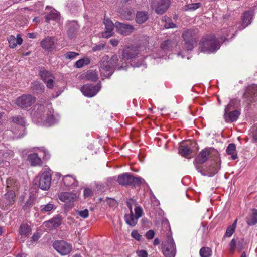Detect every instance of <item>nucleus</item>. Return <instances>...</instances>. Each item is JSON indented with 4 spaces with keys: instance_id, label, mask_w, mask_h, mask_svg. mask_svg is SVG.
<instances>
[{
    "instance_id": "aec40b11",
    "label": "nucleus",
    "mask_w": 257,
    "mask_h": 257,
    "mask_svg": "<svg viewBox=\"0 0 257 257\" xmlns=\"http://www.w3.org/2000/svg\"><path fill=\"white\" fill-rule=\"evenodd\" d=\"M139 50L136 47H127L125 48L122 54L123 59L130 60L135 58L138 54Z\"/></svg>"
},
{
    "instance_id": "4be33fe9",
    "label": "nucleus",
    "mask_w": 257,
    "mask_h": 257,
    "mask_svg": "<svg viewBox=\"0 0 257 257\" xmlns=\"http://www.w3.org/2000/svg\"><path fill=\"white\" fill-rule=\"evenodd\" d=\"M76 193L71 192H62L59 195V199L63 202L70 203L77 200Z\"/></svg>"
},
{
    "instance_id": "ddd939ff",
    "label": "nucleus",
    "mask_w": 257,
    "mask_h": 257,
    "mask_svg": "<svg viewBox=\"0 0 257 257\" xmlns=\"http://www.w3.org/2000/svg\"><path fill=\"white\" fill-rule=\"evenodd\" d=\"M39 74L46 83V86L49 89H52L54 86V77L49 71L45 69H41L39 72Z\"/></svg>"
},
{
    "instance_id": "72a5a7b5",
    "label": "nucleus",
    "mask_w": 257,
    "mask_h": 257,
    "mask_svg": "<svg viewBox=\"0 0 257 257\" xmlns=\"http://www.w3.org/2000/svg\"><path fill=\"white\" fill-rule=\"evenodd\" d=\"M226 152L228 155H230L232 160H235L237 158V154L236 150V146L234 144H229L228 146Z\"/></svg>"
},
{
    "instance_id": "b1692460",
    "label": "nucleus",
    "mask_w": 257,
    "mask_h": 257,
    "mask_svg": "<svg viewBox=\"0 0 257 257\" xmlns=\"http://www.w3.org/2000/svg\"><path fill=\"white\" fill-rule=\"evenodd\" d=\"M31 231V228L28 224H21L19 228L18 237L20 236L19 239L24 241L25 238L30 234Z\"/></svg>"
},
{
    "instance_id": "a878e982",
    "label": "nucleus",
    "mask_w": 257,
    "mask_h": 257,
    "mask_svg": "<svg viewBox=\"0 0 257 257\" xmlns=\"http://www.w3.org/2000/svg\"><path fill=\"white\" fill-rule=\"evenodd\" d=\"M253 16V12L251 11H246L244 13L243 15L242 16V27L239 28V29L240 30L244 29L249 24H250L251 22V20L252 19Z\"/></svg>"
},
{
    "instance_id": "9b49d317",
    "label": "nucleus",
    "mask_w": 257,
    "mask_h": 257,
    "mask_svg": "<svg viewBox=\"0 0 257 257\" xmlns=\"http://www.w3.org/2000/svg\"><path fill=\"white\" fill-rule=\"evenodd\" d=\"M54 248L61 255H66L69 254L72 250V245L64 240H57L53 243Z\"/></svg>"
},
{
    "instance_id": "79ce46f5",
    "label": "nucleus",
    "mask_w": 257,
    "mask_h": 257,
    "mask_svg": "<svg viewBox=\"0 0 257 257\" xmlns=\"http://www.w3.org/2000/svg\"><path fill=\"white\" fill-rule=\"evenodd\" d=\"M179 151L181 155L184 157H187L188 155L191 153V150L187 146H180Z\"/></svg>"
},
{
    "instance_id": "0e129e2a",
    "label": "nucleus",
    "mask_w": 257,
    "mask_h": 257,
    "mask_svg": "<svg viewBox=\"0 0 257 257\" xmlns=\"http://www.w3.org/2000/svg\"><path fill=\"white\" fill-rule=\"evenodd\" d=\"M39 238L40 236L38 233H35L31 237V241L36 242L39 239Z\"/></svg>"
},
{
    "instance_id": "c85d7f7f",
    "label": "nucleus",
    "mask_w": 257,
    "mask_h": 257,
    "mask_svg": "<svg viewBox=\"0 0 257 257\" xmlns=\"http://www.w3.org/2000/svg\"><path fill=\"white\" fill-rule=\"evenodd\" d=\"M8 41L9 43L10 47L14 48L16 47L17 44L21 45L22 43L23 39L21 38L20 34H17V37L11 35L8 38Z\"/></svg>"
},
{
    "instance_id": "7c9ffc66",
    "label": "nucleus",
    "mask_w": 257,
    "mask_h": 257,
    "mask_svg": "<svg viewBox=\"0 0 257 257\" xmlns=\"http://www.w3.org/2000/svg\"><path fill=\"white\" fill-rule=\"evenodd\" d=\"M62 220L60 217H55L44 222L45 226L56 228L61 224Z\"/></svg>"
},
{
    "instance_id": "a211bd4d",
    "label": "nucleus",
    "mask_w": 257,
    "mask_h": 257,
    "mask_svg": "<svg viewBox=\"0 0 257 257\" xmlns=\"http://www.w3.org/2000/svg\"><path fill=\"white\" fill-rule=\"evenodd\" d=\"M243 97L248 103L257 100V87H248L243 94Z\"/></svg>"
},
{
    "instance_id": "1a4fd4ad",
    "label": "nucleus",
    "mask_w": 257,
    "mask_h": 257,
    "mask_svg": "<svg viewBox=\"0 0 257 257\" xmlns=\"http://www.w3.org/2000/svg\"><path fill=\"white\" fill-rule=\"evenodd\" d=\"M135 215L133 214V210L128 214H125L124 219L126 223L131 226H134L137 223L138 219L141 217L143 214V210L139 206H135L134 208Z\"/></svg>"
},
{
    "instance_id": "680f3d73",
    "label": "nucleus",
    "mask_w": 257,
    "mask_h": 257,
    "mask_svg": "<svg viewBox=\"0 0 257 257\" xmlns=\"http://www.w3.org/2000/svg\"><path fill=\"white\" fill-rule=\"evenodd\" d=\"M164 26L166 28H173L176 27V24L172 22H166Z\"/></svg>"
},
{
    "instance_id": "c03bdc74",
    "label": "nucleus",
    "mask_w": 257,
    "mask_h": 257,
    "mask_svg": "<svg viewBox=\"0 0 257 257\" xmlns=\"http://www.w3.org/2000/svg\"><path fill=\"white\" fill-rule=\"evenodd\" d=\"M54 208L53 204L49 203L46 205H43L40 206V210L42 212L45 213L52 210Z\"/></svg>"
},
{
    "instance_id": "6ab92c4d",
    "label": "nucleus",
    "mask_w": 257,
    "mask_h": 257,
    "mask_svg": "<svg viewBox=\"0 0 257 257\" xmlns=\"http://www.w3.org/2000/svg\"><path fill=\"white\" fill-rule=\"evenodd\" d=\"M16 195L14 191L10 190L4 194V198L1 201L3 207L10 206L14 204L15 201Z\"/></svg>"
},
{
    "instance_id": "de8ad7c7",
    "label": "nucleus",
    "mask_w": 257,
    "mask_h": 257,
    "mask_svg": "<svg viewBox=\"0 0 257 257\" xmlns=\"http://www.w3.org/2000/svg\"><path fill=\"white\" fill-rule=\"evenodd\" d=\"M131 65L133 67H139L141 66H144V68H146V64L144 63L143 60H141L140 62L136 61V59H135L131 62Z\"/></svg>"
},
{
    "instance_id": "4d7b16f0",
    "label": "nucleus",
    "mask_w": 257,
    "mask_h": 257,
    "mask_svg": "<svg viewBox=\"0 0 257 257\" xmlns=\"http://www.w3.org/2000/svg\"><path fill=\"white\" fill-rule=\"evenodd\" d=\"M155 232L153 230H149L146 233V237L148 239H152L154 237Z\"/></svg>"
},
{
    "instance_id": "c756f323",
    "label": "nucleus",
    "mask_w": 257,
    "mask_h": 257,
    "mask_svg": "<svg viewBox=\"0 0 257 257\" xmlns=\"http://www.w3.org/2000/svg\"><path fill=\"white\" fill-rule=\"evenodd\" d=\"M125 8H120L119 10V13L122 17L124 19L126 20H131L133 19L135 16V13L133 9H128L127 10H125Z\"/></svg>"
},
{
    "instance_id": "393cba45",
    "label": "nucleus",
    "mask_w": 257,
    "mask_h": 257,
    "mask_svg": "<svg viewBox=\"0 0 257 257\" xmlns=\"http://www.w3.org/2000/svg\"><path fill=\"white\" fill-rule=\"evenodd\" d=\"M41 45L44 49L51 51L55 46L54 38L52 37H46L41 41Z\"/></svg>"
},
{
    "instance_id": "052dcab7",
    "label": "nucleus",
    "mask_w": 257,
    "mask_h": 257,
    "mask_svg": "<svg viewBox=\"0 0 257 257\" xmlns=\"http://www.w3.org/2000/svg\"><path fill=\"white\" fill-rule=\"evenodd\" d=\"M251 136L252 137L253 142L257 141V128H253L251 131Z\"/></svg>"
},
{
    "instance_id": "13d9d810",
    "label": "nucleus",
    "mask_w": 257,
    "mask_h": 257,
    "mask_svg": "<svg viewBox=\"0 0 257 257\" xmlns=\"http://www.w3.org/2000/svg\"><path fill=\"white\" fill-rule=\"evenodd\" d=\"M136 253L139 257H148V253L144 250H137Z\"/></svg>"
},
{
    "instance_id": "bf43d9fd",
    "label": "nucleus",
    "mask_w": 257,
    "mask_h": 257,
    "mask_svg": "<svg viewBox=\"0 0 257 257\" xmlns=\"http://www.w3.org/2000/svg\"><path fill=\"white\" fill-rule=\"evenodd\" d=\"M131 235L132 236L137 240H140L141 239V236L136 230H133L132 232Z\"/></svg>"
},
{
    "instance_id": "49530a36",
    "label": "nucleus",
    "mask_w": 257,
    "mask_h": 257,
    "mask_svg": "<svg viewBox=\"0 0 257 257\" xmlns=\"http://www.w3.org/2000/svg\"><path fill=\"white\" fill-rule=\"evenodd\" d=\"M135 4V0H121L122 8H127L130 6L134 5Z\"/></svg>"
},
{
    "instance_id": "603ef678",
    "label": "nucleus",
    "mask_w": 257,
    "mask_h": 257,
    "mask_svg": "<svg viewBox=\"0 0 257 257\" xmlns=\"http://www.w3.org/2000/svg\"><path fill=\"white\" fill-rule=\"evenodd\" d=\"M104 203L110 207H115L117 205L116 201L113 198H107L104 201Z\"/></svg>"
},
{
    "instance_id": "ea45409f",
    "label": "nucleus",
    "mask_w": 257,
    "mask_h": 257,
    "mask_svg": "<svg viewBox=\"0 0 257 257\" xmlns=\"http://www.w3.org/2000/svg\"><path fill=\"white\" fill-rule=\"evenodd\" d=\"M212 254V250L209 247H202L200 250L201 257H210Z\"/></svg>"
},
{
    "instance_id": "3c124183",
    "label": "nucleus",
    "mask_w": 257,
    "mask_h": 257,
    "mask_svg": "<svg viewBox=\"0 0 257 257\" xmlns=\"http://www.w3.org/2000/svg\"><path fill=\"white\" fill-rule=\"evenodd\" d=\"M77 214L84 219L87 218L89 216L88 209H85L83 210H77Z\"/></svg>"
},
{
    "instance_id": "58836bf2",
    "label": "nucleus",
    "mask_w": 257,
    "mask_h": 257,
    "mask_svg": "<svg viewBox=\"0 0 257 257\" xmlns=\"http://www.w3.org/2000/svg\"><path fill=\"white\" fill-rule=\"evenodd\" d=\"M238 103V101L236 99H232L229 103L226 106L224 111L225 112H228L230 111L231 110L234 109L237 107V103Z\"/></svg>"
},
{
    "instance_id": "473e14b6",
    "label": "nucleus",
    "mask_w": 257,
    "mask_h": 257,
    "mask_svg": "<svg viewBox=\"0 0 257 257\" xmlns=\"http://www.w3.org/2000/svg\"><path fill=\"white\" fill-rule=\"evenodd\" d=\"M209 153L207 150L202 151L197 157L196 161L198 164L204 163L208 159Z\"/></svg>"
},
{
    "instance_id": "864d4df0",
    "label": "nucleus",
    "mask_w": 257,
    "mask_h": 257,
    "mask_svg": "<svg viewBox=\"0 0 257 257\" xmlns=\"http://www.w3.org/2000/svg\"><path fill=\"white\" fill-rule=\"evenodd\" d=\"M127 206L128 207L130 212L133 210V207H135V206H137L136 201L133 199H129L126 202Z\"/></svg>"
},
{
    "instance_id": "dca6fc26",
    "label": "nucleus",
    "mask_w": 257,
    "mask_h": 257,
    "mask_svg": "<svg viewBox=\"0 0 257 257\" xmlns=\"http://www.w3.org/2000/svg\"><path fill=\"white\" fill-rule=\"evenodd\" d=\"M170 4V0H160L157 5H155V3L153 1L151 2L152 8L154 9L155 12L158 14L164 13L167 10Z\"/></svg>"
},
{
    "instance_id": "09e8293b",
    "label": "nucleus",
    "mask_w": 257,
    "mask_h": 257,
    "mask_svg": "<svg viewBox=\"0 0 257 257\" xmlns=\"http://www.w3.org/2000/svg\"><path fill=\"white\" fill-rule=\"evenodd\" d=\"M79 55L78 53L75 52H68L64 56L66 59L69 60H72L74 59L77 56Z\"/></svg>"
},
{
    "instance_id": "37998d69",
    "label": "nucleus",
    "mask_w": 257,
    "mask_h": 257,
    "mask_svg": "<svg viewBox=\"0 0 257 257\" xmlns=\"http://www.w3.org/2000/svg\"><path fill=\"white\" fill-rule=\"evenodd\" d=\"M201 5L200 3L189 4L185 6V10L194 11L199 8Z\"/></svg>"
},
{
    "instance_id": "2eb2a0df",
    "label": "nucleus",
    "mask_w": 257,
    "mask_h": 257,
    "mask_svg": "<svg viewBox=\"0 0 257 257\" xmlns=\"http://www.w3.org/2000/svg\"><path fill=\"white\" fill-rule=\"evenodd\" d=\"M100 88L99 85L94 86L91 84H88L82 87L81 91L85 96L91 97L97 93Z\"/></svg>"
},
{
    "instance_id": "0eeeda50",
    "label": "nucleus",
    "mask_w": 257,
    "mask_h": 257,
    "mask_svg": "<svg viewBox=\"0 0 257 257\" xmlns=\"http://www.w3.org/2000/svg\"><path fill=\"white\" fill-rule=\"evenodd\" d=\"M162 250L165 257H175L176 248L171 236H168L167 240L162 242Z\"/></svg>"
},
{
    "instance_id": "e433bc0d",
    "label": "nucleus",
    "mask_w": 257,
    "mask_h": 257,
    "mask_svg": "<svg viewBox=\"0 0 257 257\" xmlns=\"http://www.w3.org/2000/svg\"><path fill=\"white\" fill-rule=\"evenodd\" d=\"M90 63V60L88 57H84L77 61L75 62V66L76 68H80L85 65H87Z\"/></svg>"
},
{
    "instance_id": "9d476101",
    "label": "nucleus",
    "mask_w": 257,
    "mask_h": 257,
    "mask_svg": "<svg viewBox=\"0 0 257 257\" xmlns=\"http://www.w3.org/2000/svg\"><path fill=\"white\" fill-rule=\"evenodd\" d=\"M12 121L16 123L19 126H16L12 131V132L14 134L16 138H21L23 137L25 133V121L22 117L17 116L13 117L11 118Z\"/></svg>"
},
{
    "instance_id": "8fccbe9b",
    "label": "nucleus",
    "mask_w": 257,
    "mask_h": 257,
    "mask_svg": "<svg viewBox=\"0 0 257 257\" xmlns=\"http://www.w3.org/2000/svg\"><path fill=\"white\" fill-rule=\"evenodd\" d=\"M237 247V243L234 239H232L229 244V249L231 253H233Z\"/></svg>"
},
{
    "instance_id": "6e6d98bb",
    "label": "nucleus",
    "mask_w": 257,
    "mask_h": 257,
    "mask_svg": "<svg viewBox=\"0 0 257 257\" xmlns=\"http://www.w3.org/2000/svg\"><path fill=\"white\" fill-rule=\"evenodd\" d=\"M92 191L90 188H85L84 190V196L85 198H88L92 196Z\"/></svg>"
},
{
    "instance_id": "774afa93",
    "label": "nucleus",
    "mask_w": 257,
    "mask_h": 257,
    "mask_svg": "<svg viewBox=\"0 0 257 257\" xmlns=\"http://www.w3.org/2000/svg\"><path fill=\"white\" fill-rule=\"evenodd\" d=\"M12 182H13V179L11 178H9L7 180V187H11L12 185Z\"/></svg>"
},
{
    "instance_id": "338daca9",
    "label": "nucleus",
    "mask_w": 257,
    "mask_h": 257,
    "mask_svg": "<svg viewBox=\"0 0 257 257\" xmlns=\"http://www.w3.org/2000/svg\"><path fill=\"white\" fill-rule=\"evenodd\" d=\"M109 41L113 46H116L118 44V41L116 39H112Z\"/></svg>"
},
{
    "instance_id": "4c0bfd02",
    "label": "nucleus",
    "mask_w": 257,
    "mask_h": 257,
    "mask_svg": "<svg viewBox=\"0 0 257 257\" xmlns=\"http://www.w3.org/2000/svg\"><path fill=\"white\" fill-rule=\"evenodd\" d=\"M237 221V220L236 219L233 223L227 228L225 234V236L229 237L233 234L236 227Z\"/></svg>"
},
{
    "instance_id": "cd10ccee",
    "label": "nucleus",
    "mask_w": 257,
    "mask_h": 257,
    "mask_svg": "<svg viewBox=\"0 0 257 257\" xmlns=\"http://www.w3.org/2000/svg\"><path fill=\"white\" fill-rule=\"evenodd\" d=\"M64 185L67 187H75L78 186V182L76 178L71 175H65L63 178Z\"/></svg>"
},
{
    "instance_id": "a18cd8bd",
    "label": "nucleus",
    "mask_w": 257,
    "mask_h": 257,
    "mask_svg": "<svg viewBox=\"0 0 257 257\" xmlns=\"http://www.w3.org/2000/svg\"><path fill=\"white\" fill-rule=\"evenodd\" d=\"M59 17V13L57 12H51L47 16L46 19L47 21L50 20H56L58 19Z\"/></svg>"
},
{
    "instance_id": "4468645a",
    "label": "nucleus",
    "mask_w": 257,
    "mask_h": 257,
    "mask_svg": "<svg viewBox=\"0 0 257 257\" xmlns=\"http://www.w3.org/2000/svg\"><path fill=\"white\" fill-rule=\"evenodd\" d=\"M51 175L49 171H44L40 176L39 180V187L43 190H48L51 185Z\"/></svg>"
},
{
    "instance_id": "f3484780",
    "label": "nucleus",
    "mask_w": 257,
    "mask_h": 257,
    "mask_svg": "<svg viewBox=\"0 0 257 257\" xmlns=\"http://www.w3.org/2000/svg\"><path fill=\"white\" fill-rule=\"evenodd\" d=\"M116 31L123 35H128L134 30V28L132 25L127 24L116 22L115 24Z\"/></svg>"
},
{
    "instance_id": "423d86ee",
    "label": "nucleus",
    "mask_w": 257,
    "mask_h": 257,
    "mask_svg": "<svg viewBox=\"0 0 257 257\" xmlns=\"http://www.w3.org/2000/svg\"><path fill=\"white\" fill-rule=\"evenodd\" d=\"M177 42L175 39H170L164 41L161 44V50L158 54H153V57L154 59L158 58H163L166 60L168 58L166 55L172 50V49L176 47Z\"/></svg>"
},
{
    "instance_id": "39448f33",
    "label": "nucleus",
    "mask_w": 257,
    "mask_h": 257,
    "mask_svg": "<svg viewBox=\"0 0 257 257\" xmlns=\"http://www.w3.org/2000/svg\"><path fill=\"white\" fill-rule=\"evenodd\" d=\"M118 182L121 185L127 186H139L144 184L145 181L144 179L139 176L134 177L131 174L125 173L118 177Z\"/></svg>"
},
{
    "instance_id": "f704fd0d",
    "label": "nucleus",
    "mask_w": 257,
    "mask_h": 257,
    "mask_svg": "<svg viewBox=\"0 0 257 257\" xmlns=\"http://www.w3.org/2000/svg\"><path fill=\"white\" fill-rule=\"evenodd\" d=\"M218 168L215 166V165L209 166L208 167H206L204 169V172L202 173L204 175H208L209 176H213L218 171Z\"/></svg>"
},
{
    "instance_id": "20e7f679",
    "label": "nucleus",
    "mask_w": 257,
    "mask_h": 257,
    "mask_svg": "<svg viewBox=\"0 0 257 257\" xmlns=\"http://www.w3.org/2000/svg\"><path fill=\"white\" fill-rule=\"evenodd\" d=\"M182 38L184 41V46L186 50L191 51L197 42L196 31L193 29H186L182 33Z\"/></svg>"
},
{
    "instance_id": "f8f14e48",
    "label": "nucleus",
    "mask_w": 257,
    "mask_h": 257,
    "mask_svg": "<svg viewBox=\"0 0 257 257\" xmlns=\"http://www.w3.org/2000/svg\"><path fill=\"white\" fill-rule=\"evenodd\" d=\"M35 101V98L31 95L24 94L17 99L16 103L19 107L25 108L30 107Z\"/></svg>"
},
{
    "instance_id": "c9c22d12",
    "label": "nucleus",
    "mask_w": 257,
    "mask_h": 257,
    "mask_svg": "<svg viewBox=\"0 0 257 257\" xmlns=\"http://www.w3.org/2000/svg\"><path fill=\"white\" fill-rule=\"evenodd\" d=\"M148 19L147 13L144 12H138L136 15V21L137 23L142 24Z\"/></svg>"
},
{
    "instance_id": "7ed1b4c3",
    "label": "nucleus",
    "mask_w": 257,
    "mask_h": 257,
    "mask_svg": "<svg viewBox=\"0 0 257 257\" xmlns=\"http://www.w3.org/2000/svg\"><path fill=\"white\" fill-rule=\"evenodd\" d=\"M229 35L226 34V36H222L220 38H216L213 35H206L204 36L199 43V49L200 51L206 53H211L215 52L220 47V41L224 42L226 39V37H228Z\"/></svg>"
},
{
    "instance_id": "f257e3e1",
    "label": "nucleus",
    "mask_w": 257,
    "mask_h": 257,
    "mask_svg": "<svg viewBox=\"0 0 257 257\" xmlns=\"http://www.w3.org/2000/svg\"><path fill=\"white\" fill-rule=\"evenodd\" d=\"M35 109V112L31 114L33 121L43 123L46 126L54 124L59 120L58 116L55 117L53 115V110L50 105H48L45 108L43 105L36 104Z\"/></svg>"
},
{
    "instance_id": "5fc2aeb1",
    "label": "nucleus",
    "mask_w": 257,
    "mask_h": 257,
    "mask_svg": "<svg viewBox=\"0 0 257 257\" xmlns=\"http://www.w3.org/2000/svg\"><path fill=\"white\" fill-rule=\"evenodd\" d=\"M105 47V44L103 43L99 44L93 47L92 51L94 52L103 50Z\"/></svg>"
},
{
    "instance_id": "6e6552de",
    "label": "nucleus",
    "mask_w": 257,
    "mask_h": 257,
    "mask_svg": "<svg viewBox=\"0 0 257 257\" xmlns=\"http://www.w3.org/2000/svg\"><path fill=\"white\" fill-rule=\"evenodd\" d=\"M42 156L45 159L49 158L48 152L43 147L38 149L37 153L30 154L28 156V160L33 166L40 165L41 163L40 157Z\"/></svg>"
},
{
    "instance_id": "2f4dec72",
    "label": "nucleus",
    "mask_w": 257,
    "mask_h": 257,
    "mask_svg": "<svg viewBox=\"0 0 257 257\" xmlns=\"http://www.w3.org/2000/svg\"><path fill=\"white\" fill-rule=\"evenodd\" d=\"M67 33L68 36L72 38H73L76 32L77 29V24L74 21H72L67 24Z\"/></svg>"
},
{
    "instance_id": "5701e85b",
    "label": "nucleus",
    "mask_w": 257,
    "mask_h": 257,
    "mask_svg": "<svg viewBox=\"0 0 257 257\" xmlns=\"http://www.w3.org/2000/svg\"><path fill=\"white\" fill-rule=\"evenodd\" d=\"M240 113L237 110H235L228 112H225L224 113V118L226 122H232L236 121Z\"/></svg>"
},
{
    "instance_id": "69168bd1",
    "label": "nucleus",
    "mask_w": 257,
    "mask_h": 257,
    "mask_svg": "<svg viewBox=\"0 0 257 257\" xmlns=\"http://www.w3.org/2000/svg\"><path fill=\"white\" fill-rule=\"evenodd\" d=\"M32 204H33V201L31 199H29L28 200L26 203H25L24 207L26 209L27 208H29L30 207H31L32 205Z\"/></svg>"
},
{
    "instance_id": "e2e57ef3",
    "label": "nucleus",
    "mask_w": 257,
    "mask_h": 257,
    "mask_svg": "<svg viewBox=\"0 0 257 257\" xmlns=\"http://www.w3.org/2000/svg\"><path fill=\"white\" fill-rule=\"evenodd\" d=\"M236 248L239 251H240L241 250H242L243 248H244V244H243V241H239L237 243V247Z\"/></svg>"
},
{
    "instance_id": "412c9836",
    "label": "nucleus",
    "mask_w": 257,
    "mask_h": 257,
    "mask_svg": "<svg viewBox=\"0 0 257 257\" xmlns=\"http://www.w3.org/2000/svg\"><path fill=\"white\" fill-rule=\"evenodd\" d=\"M104 24L105 27V31L102 33V36L104 38H109L113 34L114 24L109 19L104 18Z\"/></svg>"
},
{
    "instance_id": "f03ea898",
    "label": "nucleus",
    "mask_w": 257,
    "mask_h": 257,
    "mask_svg": "<svg viewBox=\"0 0 257 257\" xmlns=\"http://www.w3.org/2000/svg\"><path fill=\"white\" fill-rule=\"evenodd\" d=\"M126 66H127L124 65L123 63L121 65H119L117 56L114 55L109 59L108 56L106 55L103 56L100 61L99 70L101 76L107 78L113 74L114 68L120 70L122 68L125 69Z\"/></svg>"
},
{
    "instance_id": "bb28decb",
    "label": "nucleus",
    "mask_w": 257,
    "mask_h": 257,
    "mask_svg": "<svg viewBox=\"0 0 257 257\" xmlns=\"http://www.w3.org/2000/svg\"><path fill=\"white\" fill-rule=\"evenodd\" d=\"M247 224L252 226L257 223V209H252L246 217Z\"/></svg>"
},
{
    "instance_id": "a19ab883",
    "label": "nucleus",
    "mask_w": 257,
    "mask_h": 257,
    "mask_svg": "<svg viewBox=\"0 0 257 257\" xmlns=\"http://www.w3.org/2000/svg\"><path fill=\"white\" fill-rule=\"evenodd\" d=\"M32 88L38 92H43L45 89L44 86L39 81H35L32 83Z\"/></svg>"
}]
</instances>
